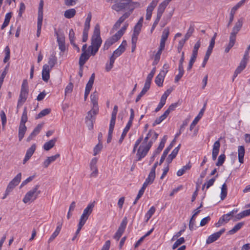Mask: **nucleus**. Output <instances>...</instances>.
I'll list each match as a JSON object with an SVG mask.
<instances>
[{"mask_svg": "<svg viewBox=\"0 0 250 250\" xmlns=\"http://www.w3.org/2000/svg\"><path fill=\"white\" fill-rule=\"evenodd\" d=\"M102 43V40L100 36V27L98 24L94 27V31L91 39V45L88 49L90 51V55L94 56L98 51Z\"/></svg>", "mask_w": 250, "mask_h": 250, "instance_id": "obj_1", "label": "nucleus"}, {"mask_svg": "<svg viewBox=\"0 0 250 250\" xmlns=\"http://www.w3.org/2000/svg\"><path fill=\"white\" fill-rule=\"evenodd\" d=\"M132 0H115V3L112 5L111 8L119 12L125 9L127 11L133 12L134 9L140 6V3L138 2H134Z\"/></svg>", "mask_w": 250, "mask_h": 250, "instance_id": "obj_2", "label": "nucleus"}, {"mask_svg": "<svg viewBox=\"0 0 250 250\" xmlns=\"http://www.w3.org/2000/svg\"><path fill=\"white\" fill-rule=\"evenodd\" d=\"M39 188L40 185H37L32 189L28 191L23 199V203L26 204L35 201L41 193V191L39 190Z\"/></svg>", "mask_w": 250, "mask_h": 250, "instance_id": "obj_3", "label": "nucleus"}, {"mask_svg": "<svg viewBox=\"0 0 250 250\" xmlns=\"http://www.w3.org/2000/svg\"><path fill=\"white\" fill-rule=\"evenodd\" d=\"M152 145V141L150 140L147 144H141L140 146L136 153L137 161L141 160L146 155Z\"/></svg>", "mask_w": 250, "mask_h": 250, "instance_id": "obj_4", "label": "nucleus"}, {"mask_svg": "<svg viewBox=\"0 0 250 250\" xmlns=\"http://www.w3.org/2000/svg\"><path fill=\"white\" fill-rule=\"evenodd\" d=\"M99 110L92 108L88 112L87 115L85 117V123L89 129H92L93 127V123L95 122V116L98 113Z\"/></svg>", "mask_w": 250, "mask_h": 250, "instance_id": "obj_5", "label": "nucleus"}, {"mask_svg": "<svg viewBox=\"0 0 250 250\" xmlns=\"http://www.w3.org/2000/svg\"><path fill=\"white\" fill-rule=\"evenodd\" d=\"M94 207V202L88 205L86 208L83 210V213L81 216L80 221L85 223L89 215L92 213Z\"/></svg>", "mask_w": 250, "mask_h": 250, "instance_id": "obj_6", "label": "nucleus"}, {"mask_svg": "<svg viewBox=\"0 0 250 250\" xmlns=\"http://www.w3.org/2000/svg\"><path fill=\"white\" fill-rule=\"evenodd\" d=\"M127 218L126 217H125L123 221H122L117 232L115 234L114 236V238L116 239L117 241H118L123 233H124L125 229L126 228L127 225Z\"/></svg>", "mask_w": 250, "mask_h": 250, "instance_id": "obj_7", "label": "nucleus"}, {"mask_svg": "<svg viewBox=\"0 0 250 250\" xmlns=\"http://www.w3.org/2000/svg\"><path fill=\"white\" fill-rule=\"evenodd\" d=\"M242 25L243 20L240 19L235 23L229 37L236 39V35L242 28Z\"/></svg>", "mask_w": 250, "mask_h": 250, "instance_id": "obj_8", "label": "nucleus"}, {"mask_svg": "<svg viewBox=\"0 0 250 250\" xmlns=\"http://www.w3.org/2000/svg\"><path fill=\"white\" fill-rule=\"evenodd\" d=\"M225 229H222L220 230L209 236L206 240V243L208 244L212 243L217 240L220 236L225 232Z\"/></svg>", "mask_w": 250, "mask_h": 250, "instance_id": "obj_9", "label": "nucleus"}, {"mask_svg": "<svg viewBox=\"0 0 250 250\" xmlns=\"http://www.w3.org/2000/svg\"><path fill=\"white\" fill-rule=\"evenodd\" d=\"M55 33L57 36V42L58 43L59 49L62 52H64L65 50V39L63 35H60L55 30Z\"/></svg>", "mask_w": 250, "mask_h": 250, "instance_id": "obj_10", "label": "nucleus"}, {"mask_svg": "<svg viewBox=\"0 0 250 250\" xmlns=\"http://www.w3.org/2000/svg\"><path fill=\"white\" fill-rule=\"evenodd\" d=\"M28 90H24L23 89L21 90L19 99L18 100V105H17L18 107L19 106H21L22 105L23 103H24L26 101V99L28 96Z\"/></svg>", "mask_w": 250, "mask_h": 250, "instance_id": "obj_11", "label": "nucleus"}, {"mask_svg": "<svg viewBox=\"0 0 250 250\" xmlns=\"http://www.w3.org/2000/svg\"><path fill=\"white\" fill-rule=\"evenodd\" d=\"M51 68L47 64H44L42 67V80L47 82L50 78V71Z\"/></svg>", "mask_w": 250, "mask_h": 250, "instance_id": "obj_12", "label": "nucleus"}, {"mask_svg": "<svg viewBox=\"0 0 250 250\" xmlns=\"http://www.w3.org/2000/svg\"><path fill=\"white\" fill-rule=\"evenodd\" d=\"M167 73V71L162 70L156 76L155 78V82L158 86H162L164 78Z\"/></svg>", "mask_w": 250, "mask_h": 250, "instance_id": "obj_13", "label": "nucleus"}, {"mask_svg": "<svg viewBox=\"0 0 250 250\" xmlns=\"http://www.w3.org/2000/svg\"><path fill=\"white\" fill-rule=\"evenodd\" d=\"M36 148V146L35 144H33L29 148L27 151L25 156V157L23 161V164H24L25 163L29 160V159L33 155Z\"/></svg>", "mask_w": 250, "mask_h": 250, "instance_id": "obj_14", "label": "nucleus"}, {"mask_svg": "<svg viewBox=\"0 0 250 250\" xmlns=\"http://www.w3.org/2000/svg\"><path fill=\"white\" fill-rule=\"evenodd\" d=\"M205 106L206 104L204 105V107L201 109L200 112L199 113L198 115L195 117V118L194 119V120L192 121V123L191 124L189 127V129L190 131H191L195 126L197 124V123L199 122L200 119L202 117L204 112L205 111Z\"/></svg>", "mask_w": 250, "mask_h": 250, "instance_id": "obj_15", "label": "nucleus"}, {"mask_svg": "<svg viewBox=\"0 0 250 250\" xmlns=\"http://www.w3.org/2000/svg\"><path fill=\"white\" fill-rule=\"evenodd\" d=\"M176 140L175 139H173L171 143L170 144V145L165 149L164 151L163 152V153L161 156L159 165H161L163 162L164 161L166 156H167V154L168 153L170 150L172 148V147L173 146V144L175 142Z\"/></svg>", "mask_w": 250, "mask_h": 250, "instance_id": "obj_16", "label": "nucleus"}, {"mask_svg": "<svg viewBox=\"0 0 250 250\" xmlns=\"http://www.w3.org/2000/svg\"><path fill=\"white\" fill-rule=\"evenodd\" d=\"M247 64V61L245 60H242L239 65L238 66V67L235 70L234 75H233V81H234V79L235 77H237V76L241 72V71L246 67Z\"/></svg>", "mask_w": 250, "mask_h": 250, "instance_id": "obj_17", "label": "nucleus"}, {"mask_svg": "<svg viewBox=\"0 0 250 250\" xmlns=\"http://www.w3.org/2000/svg\"><path fill=\"white\" fill-rule=\"evenodd\" d=\"M168 4V1H164L160 3L157 10V17L161 19L163 13H164L167 6Z\"/></svg>", "mask_w": 250, "mask_h": 250, "instance_id": "obj_18", "label": "nucleus"}, {"mask_svg": "<svg viewBox=\"0 0 250 250\" xmlns=\"http://www.w3.org/2000/svg\"><path fill=\"white\" fill-rule=\"evenodd\" d=\"M90 99L91 103L93 104L92 108L95 109L96 110H99V107L98 104V94L96 91L94 92L90 95Z\"/></svg>", "mask_w": 250, "mask_h": 250, "instance_id": "obj_19", "label": "nucleus"}, {"mask_svg": "<svg viewBox=\"0 0 250 250\" xmlns=\"http://www.w3.org/2000/svg\"><path fill=\"white\" fill-rule=\"evenodd\" d=\"M60 155L59 154H57L55 155L48 157L47 159L43 163V167L45 168H47L51 163L55 161L56 159L60 157Z\"/></svg>", "mask_w": 250, "mask_h": 250, "instance_id": "obj_20", "label": "nucleus"}, {"mask_svg": "<svg viewBox=\"0 0 250 250\" xmlns=\"http://www.w3.org/2000/svg\"><path fill=\"white\" fill-rule=\"evenodd\" d=\"M90 54L87 52L82 53L79 58V64L80 66H83L86 62L89 59Z\"/></svg>", "mask_w": 250, "mask_h": 250, "instance_id": "obj_21", "label": "nucleus"}, {"mask_svg": "<svg viewBox=\"0 0 250 250\" xmlns=\"http://www.w3.org/2000/svg\"><path fill=\"white\" fill-rule=\"evenodd\" d=\"M181 145L179 144L178 146L175 147L173 151H172L171 153L169 154L167 159V162L168 163V164L171 163L172 161L174 158H175L179 150L180 147Z\"/></svg>", "mask_w": 250, "mask_h": 250, "instance_id": "obj_22", "label": "nucleus"}, {"mask_svg": "<svg viewBox=\"0 0 250 250\" xmlns=\"http://www.w3.org/2000/svg\"><path fill=\"white\" fill-rule=\"evenodd\" d=\"M58 226L56 229L55 231L53 233V234L51 235L50 237L48 239V242L49 243L52 242L54 239L59 235L61 230L62 223H58Z\"/></svg>", "mask_w": 250, "mask_h": 250, "instance_id": "obj_23", "label": "nucleus"}, {"mask_svg": "<svg viewBox=\"0 0 250 250\" xmlns=\"http://www.w3.org/2000/svg\"><path fill=\"white\" fill-rule=\"evenodd\" d=\"M57 141V139L55 138L46 142L43 146V149L46 151L49 150L54 147Z\"/></svg>", "mask_w": 250, "mask_h": 250, "instance_id": "obj_24", "label": "nucleus"}, {"mask_svg": "<svg viewBox=\"0 0 250 250\" xmlns=\"http://www.w3.org/2000/svg\"><path fill=\"white\" fill-rule=\"evenodd\" d=\"M27 127L25 125H20L19 127L18 137L20 141L23 138L24 134L26 131Z\"/></svg>", "mask_w": 250, "mask_h": 250, "instance_id": "obj_25", "label": "nucleus"}, {"mask_svg": "<svg viewBox=\"0 0 250 250\" xmlns=\"http://www.w3.org/2000/svg\"><path fill=\"white\" fill-rule=\"evenodd\" d=\"M245 153V150L244 146H239L238 148V156L239 162L242 164L244 163V156Z\"/></svg>", "mask_w": 250, "mask_h": 250, "instance_id": "obj_26", "label": "nucleus"}, {"mask_svg": "<svg viewBox=\"0 0 250 250\" xmlns=\"http://www.w3.org/2000/svg\"><path fill=\"white\" fill-rule=\"evenodd\" d=\"M116 42V41L112 37L106 40L104 43L103 49L104 50H107L111 45L113 44Z\"/></svg>", "mask_w": 250, "mask_h": 250, "instance_id": "obj_27", "label": "nucleus"}, {"mask_svg": "<svg viewBox=\"0 0 250 250\" xmlns=\"http://www.w3.org/2000/svg\"><path fill=\"white\" fill-rule=\"evenodd\" d=\"M244 225V222H239L237 223L228 232L229 234H233L238 231Z\"/></svg>", "mask_w": 250, "mask_h": 250, "instance_id": "obj_28", "label": "nucleus"}, {"mask_svg": "<svg viewBox=\"0 0 250 250\" xmlns=\"http://www.w3.org/2000/svg\"><path fill=\"white\" fill-rule=\"evenodd\" d=\"M76 13L75 9L72 8L66 10L64 13V16L67 19H71L74 17Z\"/></svg>", "mask_w": 250, "mask_h": 250, "instance_id": "obj_29", "label": "nucleus"}, {"mask_svg": "<svg viewBox=\"0 0 250 250\" xmlns=\"http://www.w3.org/2000/svg\"><path fill=\"white\" fill-rule=\"evenodd\" d=\"M155 178V173H153L152 172H150L148 177L146 179L145 182L144 184H146V186H148L149 184H151Z\"/></svg>", "mask_w": 250, "mask_h": 250, "instance_id": "obj_30", "label": "nucleus"}, {"mask_svg": "<svg viewBox=\"0 0 250 250\" xmlns=\"http://www.w3.org/2000/svg\"><path fill=\"white\" fill-rule=\"evenodd\" d=\"M131 125L127 124V125H126V126L125 127V128H124V129L122 132V134L121 135V136L119 140V143L120 144H121L122 143L126 135V134H127V132L128 131L129 129H130V127H131Z\"/></svg>", "mask_w": 250, "mask_h": 250, "instance_id": "obj_31", "label": "nucleus"}, {"mask_svg": "<svg viewBox=\"0 0 250 250\" xmlns=\"http://www.w3.org/2000/svg\"><path fill=\"white\" fill-rule=\"evenodd\" d=\"M125 50V48L123 44H121L119 47L113 52V54L117 58L124 52Z\"/></svg>", "mask_w": 250, "mask_h": 250, "instance_id": "obj_32", "label": "nucleus"}, {"mask_svg": "<svg viewBox=\"0 0 250 250\" xmlns=\"http://www.w3.org/2000/svg\"><path fill=\"white\" fill-rule=\"evenodd\" d=\"M191 167V165L190 164V163H189L187 165L183 166V167L178 170L177 172V175L178 176H181L182 175H183L186 170H189Z\"/></svg>", "mask_w": 250, "mask_h": 250, "instance_id": "obj_33", "label": "nucleus"}, {"mask_svg": "<svg viewBox=\"0 0 250 250\" xmlns=\"http://www.w3.org/2000/svg\"><path fill=\"white\" fill-rule=\"evenodd\" d=\"M220 147V139L215 142L213 146L212 153L218 155Z\"/></svg>", "mask_w": 250, "mask_h": 250, "instance_id": "obj_34", "label": "nucleus"}, {"mask_svg": "<svg viewBox=\"0 0 250 250\" xmlns=\"http://www.w3.org/2000/svg\"><path fill=\"white\" fill-rule=\"evenodd\" d=\"M227 195V186L226 183H224L221 188V192L220 198L222 200L225 199Z\"/></svg>", "mask_w": 250, "mask_h": 250, "instance_id": "obj_35", "label": "nucleus"}, {"mask_svg": "<svg viewBox=\"0 0 250 250\" xmlns=\"http://www.w3.org/2000/svg\"><path fill=\"white\" fill-rule=\"evenodd\" d=\"M246 0H241L231 9V14L230 21H231L233 19V14L234 12V11L235 10H237L240 7H241L245 2Z\"/></svg>", "mask_w": 250, "mask_h": 250, "instance_id": "obj_36", "label": "nucleus"}, {"mask_svg": "<svg viewBox=\"0 0 250 250\" xmlns=\"http://www.w3.org/2000/svg\"><path fill=\"white\" fill-rule=\"evenodd\" d=\"M235 41H236V39H233V38L229 37V43L228 45H227V46L226 47V48L225 49V52L226 53H228L229 52L230 49L234 45Z\"/></svg>", "mask_w": 250, "mask_h": 250, "instance_id": "obj_37", "label": "nucleus"}, {"mask_svg": "<svg viewBox=\"0 0 250 250\" xmlns=\"http://www.w3.org/2000/svg\"><path fill=\"white\" fill-rule=\"evenodd\" d=\"M27 119L28 118L26 107H24L20 125H25V123L27 121Z\"/></svg>", "mask_w": 250, "mask_h": 250, "instance_id": "obj_38", "label": "nucleus"}, {"mask_svg": "<svg viewBox=\"0 0 250 250\" xmlns=\"http://www.w3.org/2000/svg\"><path fill=\"white\" fill-rule=\"evenodd\" d=\"M167 115L164 112L163 115L157 118L153 124V126H154L156 125L160 124L163 121H164L167 117Z\"/></svg>", "mask_w": 250, "mask_h": 250, "instance_id": "obj_39", "label": "nucleus"}, {"mask_svg": "<svg viewBox=\"0 0 250 250\" xmlns=\"http://www.w3.org/2000/svg\"><path fill=\"white\" fill-rule=\"evenodd\" d=\"M194 30V25H190L189 29L188 30L187 33L186 34L184 39L183 40L187 41L191 36Z\"/></svg>", "mask_w": 250, "mask_h": 250, "instance_id": "obj_40", "label": "nucleus"}, {"mask_svg": "<svg viewBox=\"0 0 250 250\" xmlns=\"http://www.w3.org/2000/svg\"><path fill=\"white\" fill-rule=\"evenodd\" d=\"M155 211V208H154V207H153V206L151 207L145 215V217L146 218V222H147L149 220V219L151 217V216L154 213Z\"/></svg>", "mask_w": 250, "mask_h": 250, "instance_id": "obj_41", "label": "nucleus"}, {"mask_svg": "<svg viewBox=\"0 0 250 250\" xmlns=\"http://www.w3.org/2000/svg\"><path fill=\"white\" fill-rule=\"evenodd\" d=\"M4 52L5 56L3 59V62L6 63L9 60L10 57V50L8 46L5 47L4 49Z\"/></svg>", "mask_w": 250, "mask_h": 250, "instance_id": "obj_42", "label": "nucleus"}, {"mask_svg": "<svg viewBox=\"0 0 250 250\" xmlns=\"http://www.w3.org/2000/svg\"><path fill=\"white\" fill-rule=\"evenodd\" d=\"M169 34V29L168 28H165L163 31L161 41L166 42L167 39Z\"/></svg>", "mask_w": 250, "mask_h": 250, "instance_id": "obj_43", "label": "nucleus"}, {"mask_svg": "<svg viewBox=\"0 0 250 250\" xmlns=\"http://www.w3.org/2000/svg\"><path fill=\"white\" fill-rule=\"evenodd\" d=\"M57 62V58L54 55H51L48 60V64L50 66L51 68H52L56 64Z\"/></svg>", "mask_w": 250, "mask_h": 250, "instance_id": "obj_44", "label": "nucleus"}, {"mask_svg": "<svg viewBox=\"0 0 250 250\" xmlns=\"http://www.w3.org/2000/svg\"><path fill=\"white\" fill-rule=\"evenodd\" d=\"M132 13V12H131L130 11H127V12H125L118 20L119 22L122 23L124 21L128 18L129 16L131 15V14Z\"/></svg>", "mask_w": 250, "mask_h": 250, "instance_id": "obj_45", "label": "nucleus"}, {"mask_svg": "<svg viewBox=\"0 0 250 250\" xmlns=\"http://www.w3.org/2000/svg\"><path fill=\"white\" fill-rule=\"evenodd\" d=\"M179 105V102L177 103H175L174 104H171L168 108L167 109V110L165 111V113L168 115L170 112L172 111H173L175 110V109Z\"/></svg>", "mask_w": 250, "mask_h": 250, "instance_id": "obj_46", "label": "nucleus"}, {"mask_svg": "<svg viewBox=\"0 0 250 250\" xmlns=\"http://www.w3.org/2000/svg\"><path fill=\"white\" fill-rule=\"evenodd\" d=\"M50 112V109L46 108L42 110L40 113L38 114L37 115V117H36V119H39L43 117V116H45Z\"/></svg>", "mask_w": 250, "mask_h": 250, "instance_id": "obj_47", "label": "nucleus"}, {"mask_svg": "<svg viewBox=\"0 0 250 250\" xmlns=\"http://www.w3.org/2000/svg\"><path fill=\"white\" fill-rule=\"evenodd\" d=\"M102 148H103L102 143L101 142H99L94 148V149H93L94 155L96 156L97 154H98L101 151Z\"/></svg>", "mask_w": 250, "mask_h": 250, "instance_id": "obj_48", "label": "nucleus"}, {"mask_svg": "<svg viewBox=\"0 0 250 250\" xmlns=\"http://www.w3.org/2000/svg\"><path fill=\"white\" fill-rule=\"evenodd\" d=\"M97 161H98V159L96 157L92 159V160L90 161V164H89L90 170H93V169L98 168L97 167Z\"/></svg>", "mask_w": 250, "mask_h": 250, "instance_id": "obj_49", "label": "nucleus"}, {"mask_svg": "<svg viewBox=\"0 0 250 250\" xmlns=\"http://www.w3.org/2000/svg\"><path fill=\"white\" fill-rule=\"evenodd\" d=\"M226 159V156L224 154H221L218 158V161L216 164L217 166H221L224 163Z\"/></svg>", "mask_w": 250, "mask_h": 250, "instance_id": "obj_50", "label": "nucleus"}, {"mask_svg": "<svg viewBox=\"0 0 250 250\" xmlns=\"http://www.w3.org/2000/svg\"><path fill=\"white\" fill-rule=\"evenodd\" d=\"M185 243V239L184 237H181L177 239V241L174 243L172 246V249L173 250L177 248L179 245Z\"/></svg>", "mask_w": 250, "mask_h": 250, "instance_id": "obj_51", "label": "nucleus"}, {"mask_svg": "<svg viewBox=\"0 0 250 250\" xmlns=\"http://www.w3.org/2000/svg\"><path fill=\"white\" fill-rule=\"evenodd\" d=\"M17 185L14 183L12 181H11L7 186L6 188V194H9V193L13 190V189Z\"/></svg>", "mask_w": 250, "mask_h": 250, "instance_id": "obj_52", "label": "nucleus"}, {"mask_svg": "<svg viewBox=\"0 0 250 250\" xmlns=\"http://www.w3.org/2000/svg\"><path fill=\"white\" fill-rule=\"evenodd\" d=\"M142 25L139 24L138 23H136L134 27V30H133V34L135 35H139L141 28H142Z\"/></svg>", "mask_w": 250, "mask_h": 250, "instance_id": "obj_53", "label": "nucleus"}, {"mask_svg": "<svg viewBox=\"0 0 250 250\" xmlns=\"http://www.w3.org/2000/svg\"><path fill=\"white\" fill-rule=\"evenodd\" d=\"M147 186H146V184H143L142 187L139 191V192L137 196V199H139L141 198V197L143 195V194H144V193L145 192V190Z\"/></svg>", "mask_w": 250, "mask_h": 250, "instance_id": "obj_54", "label": "nucleus"}, {"mask_svg": "<svg viewBox=\"0 0 250 250\" xmlns=\"http://www.w3.org/2000/svg\"><path fill=\"white\" fill-rule=\"evenodd\" d=\"M73 85L72 83H70L69 84L67 85L65 89V94L66 95L68 94H70L72 92L73 90Z\"/></svg>", "mask_w": 250, "mask_h": 250, "instance_id": "obj_55", "label": "nucleus"}, {"mask_svg": "<svg viewBox=\"0 0 250 250\" xmlns=\"http://www.w3.org/2000/svg\"><path fill=\"white\" fill-rule=\"evenodd\" d=\"M43 20V13L38 12L37 26L42 27Z\"/></svg>", "mask_w": 250, "mask_h": 250, "instance_id": "obj_56", "label": "nucleus"}, {"mask_svg": "<svg viewBox=\"0 0 250 250\" xmlns=\"http://www.w3.org/2000/svg\"><path fill=\"white\" fill-rule=\"evenodd\" d=\"M21 178V173H18L14 178L12 180V182L15 183L16 185H18L20 182Z\"/></svg>", "mask_w": 250, "mask_h": 250, "instance_id": "obj_57", "label": "nucleus"}, {"mask_svg": "<svg viewBox=\"0 0 250 250\" xmlns=\"http://www.w3.org/2000/svg\"><path fill=\"white\" fill-rule=\"evenodd\" d=\"M0 118L1 120V123L2 127H4L6 123V115L3 111H1L0 112Z\"/></svg>", "mask_w": 250, "mask_h": 250, "instance_id": "obj_58", "label": "nucleus"}, {"mask_svg": "<svg viewBox=\"0 0 250 250\" xmlns=\"http://www.w3.org/2000/svg\"><path fill=\"white\" fill-rule=\"evenodd\" d=\"M155 71H156V68L154 67V68H153L152 69V70L150 72V73L147 76L146 81L151 83V80H152V78H153V76H154V75L155 74Z\"/></svg>", "mask_w": 250, "mask_h": 250, "instance_id": "obj_59", "label": "nucleus"}, {"mask_svg": "<svg viewBox=\"0 0 250 250\" xmlns=\"http://www.w3.org/2000/svg\"><path fill=\"white\" fill-rule=\"evenodd\" d=\"M150 82L146 81L144 86L141 91L144 94H146L148 90L150 88Z\"/></svg>", "mask_w": 250, "mask_h": 250, "instance_id": "obj_60", "label": "nucleus"}, {"mask_svg": "<svg viewBox=\"0 0 250 250\" xmlns=\"http://www.w3.org/2000/svg\"><path fill=\"white\" fill-rule=\"evenodd\" d=\"M195 219L193 217H191L190 219L189 223V229L190 230H192L195 229Z\"/></svg>", "mask_w": 250, "mask_h": 250, "instance_id": "obj_61", "label": "nucleus"}, {"mask_svg": "<svg viewBox=\"0 0 250 250\" xmlns=\"http://www.w3.org/2000/svg\"><path fill=\"white\" fill-rule=\"evenodd\" d=\"M35 176H31L29 177L28 178H27L26 180L23 181L22 183L21 184L20 186V188H21L22 187L24 186L26 184H27L28 183L30 182L33 180V179L34 178Z\"/></svg>", "mask_w": 250, "mask_h": 250, "instance_id": "obj_62", "label": "nucleus"}, {"mask_svg": "<svg viewBox=\"0 0 250 250\" xmlns=\"http://www.w3.org/2000/svg\"><path fill=\"white\" fill-rule=\"evenodd\" d=\"M69 38L70 43L75 42V33L72 29H70L69 33Z\"/></svg>", "mask_w": 250, "mask_h": 250, "instance_id": "obj_63", "label": "nucleus"}, {"mask_svg": "<svg viewBox=\"0 0 250 250\" xmlns=\"http://www.w3.org/2000/svg\"><path fill=\"white\" fill-rule=\"evenodd\" d=\"M168 95V93H167V92H165L161 97L160 102L159 103L160 104H162L163 106H164L166 104V101L167 100V98Z\"/></svg>", "mask_w": 250, "mask_h": 250, "instance_id": "obj_64", "label": "nucleus"}]
</instances>
